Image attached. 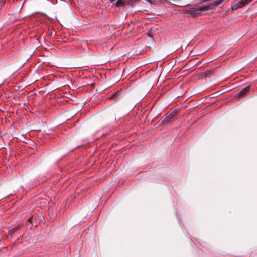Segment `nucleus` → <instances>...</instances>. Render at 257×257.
<instances>
[{
	"label": "nucleus",
	"mask_w": 257,
	"mask_h": 257,
	"mask_svg": "<svg viewBox=\"0 0 257 257\" xmlns=\"http://www.w3.org/2000/svg\"><path fill=\"white\" fill-rule=\"evenodd\" d=\"M178 113L177 110H174L168 113L164 117L163 122L168 123L175 120V117Z\"/></svg>",
	"instance_id": "nucleus-1"
},
{
	"label": "nucleus",
	"mask_w": 257,
	"mask_h": 257,
	"mask_svg": "<svg viewBox=\"0 0 257 257\" xmlns=\"http://www.w3.org/2000/svg\"><path fill=\"white\" fill-rule=\"evenodd\" d=\"M20 230V227L17 226L11 230H10L8 233L7 237L9 239H13L14 236H15V234L19 231Z\"/></svg>",
	"instance_id": "nucleus-2"
},
{
	"label": "nucleus",
	"mask_w": 257,
	"mask_h": 257,
	"mask_svg": "<svg viewBox=\"0 0 257 257\" xmlns=\"http://www.w3.org/2000/svg\"><path fill=\"white\" fill-rule=\"evenodd\" d=\"M250 86H248L244 88L237 94V96H243L246 95L247 93H248L250 91Z\"/></svg>",
	"instance_id": "nucleus-3"
},
{
	"label": "nucleus",
	"mask_w": 257,
	"mask_h": 257,
	"mask_svg": "<svg viewBox=\"0 0 257 257\" xmlns=\"http://www.w3.org/2000/svg\"><path fill=\"white\" fill-rule=\"evenodd\" d=\"M125 0H117L115 3V5L117 7H122L125 5Z\"/></svg>",
	"instance_id": "nucleus-4"
},
{
	"label": "nucleus",
	"mask_w": 257,
	"mask_h": 257,
	"mask_svg": "<svg viewBox=\"0 0 257 257\" xmlns=\"http://www.w3.org/2000/svg\"><path fill=\"white\" fill-rule=\"evenodd\" d=\"M244 6L243 5H242V2H241L239 4H236L235 5H234V6L232 7L233 9H236L237 8L242 7Z\"/></svg>",
	"instance_id": "nucleus-5"
},
{
	"label": "nucleus",
	"mask_w": 257,
	"mask_h": 257,
	"mask_svg": "<svg viewBox=\"0 0 257 257\" xmlns=\"http://www.w3.org/2000/svg\"><path fill=\"white\" fill-rule=\"evenodd\" d=\"M209 7H210L209 5H206V6H202L199 8V10H200V11L207 10L209 8Z\"/></svg>",
	"instance_id": "nucleus-6"
},
{
	"label": "nucleus",
	"mask_w": 257,
	"mask_h": 257,
	"mask_svg": "<svg viewBox=\"0 0 257 257\" xmlns=\"http://www.w3.org/2000/svg\"><path fill=\"white\" fill-rule=\"evenodd\" d=\"M252 0H242V5L245 6L250 3Z\"/></svg>",
	"instance_id": "nucleus-7"
},
{
	"label": "nucleus",
	"mask_w": 257,
	"mask_h": 257,
	"mask_svg": "<svg viewBox=\"0 0 257 257\" xmlns=\"http://www.w3.org/2000/svg\"><path fill=\"white\" fill-rule=\"evenodd\" d=\"M224 0H217L214 2L213 5L215 6L221 4Z\"/></svg>",
	"instance_id": "nucleus-8"
},
{
	"label": "nucleus",
	"mask_w": 257,
	"mask_h": 257,
	"mask_svg": "<svg viewBox=\"0 0 257 257\" xmlns=\"http://www.w3.org/2000/svg\"><path fill=\"white\" fill-rule=\"evenodd\" d=\"M119 93V91L116 92L110 97V99H114Z\"/></svg>",
	"instance_id": "nucleus-9"
},
{
	"label": "nucleus",
	"mask_w": 257,
	"mask_h": 257,
	"mask_svg": "<svg viewBox=\"0 0 257 257\" xmlns=\"http://www.w3.org/2000/svg\"><path fill=\"white\" fill-rule=\"evenodd\" d=\"M6 0H0V5L1 6L4 5Z\"/></svg>",
	"instance_id": "nucleus-10"
},
{
	"label": "nucleus",
	"mask_w": 257,
	"mask_h": 257,
	"mask_svg": "<svg viewBox=\"0 0 257 257\" xmlns=\"http://www.w3.org/2000/svg\"><path fill=\"white\" fill-rule=\"evenodd\" d=\"M33 216H31V217H30L28 220V221L29 222V223H32V220H33Z\"/></svg>",
	"instance_id": "nucleus-11"
},
{
	"label": "nucleus",
	"mask_w": 257,
	"mask_h": 257,
	"mask_svg": "<svg viewBox=\"0 0 257 257\" xmlns=\"http://www.w3.org/2000/svg\"><path fill=\"white\" fill-rule=\"evenodd\" d=\"M20 233L19 234V235H17V236H16V238H18V237H19V236H20Z\"/></svg>",
	"instance_id": "nucleus-12"
}]
</instances>
